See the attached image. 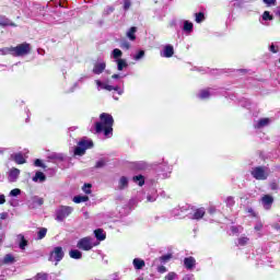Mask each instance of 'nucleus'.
Masks as SVG:
<instances>
[{
    "instance_id": "1",
    "label": "nucleus",
    "mask_w": 280,
    "mask_h": 280,
    "mask_svg": "<svg viewBox=\"0 0 280 280\" xmlns=\"http://www.w3.org/2000/svg\"><path fill=\"white\" fill-rule=\"evenodd\" d=\"M101 121L95 124V132L97 135L104 132L105 137H113V124L115 120L110 114L103 113L100 115Z\"/></svg>"
},
{
    "instance_id": "2",
    "label": "nucleus",
    "mask_w": 280,
    "mask_h": 280,
    "mask_svg": "<svg viewBox=\"0 0 280 280\" xmlns=\"http://www.w3.org/2000/svg\"><path fill=\"white\" fill-rule=\"evenodd\" d=\"M170 259H172V254H166L159 258H155L153 260V268H155L160 275H165V272H167V267L165 266V264H167Z\"/></svg>"
},
{
    "instance_id": "3",
    "label": "nucleus",
    "mask_w": 280,
    "mask_h": 280,
    "mask_svg": "<svg viewBox=\"0 0 280 280\" xmlns=\"http://www.w3.org/2000/svg\"><path fill=\"white\" fill-rule=\"evenodd\" d=\"M97 91H117L118 95H124V90L119 89V85H114L110 79L105 81L96 80Z\"/></svg>"
},
{
    "instance_id": "4",
    "label": "nucleus",
    "mask_w": 280,
    "mask_h": 280,
    "mask_svg": "<svg viewBox=\"0 0 280 280\" xmlns=\"http://www.w3.org/2000/svg\"><path fill=\"white\" fill-rule=\"evenodd\" d=\"M91 148H93V140L82 139L74 149V156H84L86 150H91Z\"/></svg>"
},
{
    "instance_id": "5",
    "label": "nucleus",
    "mask_w": 280,
    "mask_h": 280,
    "mask_svg": "<svg viewBox=\"0 0 280 280\" xmlns=\"http://www.w3.org/2000/svg\"><path fill=\"white\" fill-rule=\"evenodd\" d=\"M73 213V207L70 206H60L56 211H55V219L57 222H65L69 215Z\"/></svg>"
},
{
    "instance_id": "6",
    "label": "nucleus",
    "mask_w": 280,
    "mask_h": 280,
    "mask_svg": "<svg viewBox=\"0 0 280 280\" xmlns=\"http://www.w3.org/2000/svg\"><path fill=\"white\" fill-rule=\"evenodd\" d=\"M100 243H95L93 237L91 236H85L81 240H79L77 244V248L80 250H92L94 246H97Z\"/></svg>"
},
{
    "instance_id": "7",
    "label": "nucleus",
    "mask_w": 280,
    "mask_h": 280,
    "mask_svg": "<svg viewBox=\"0 0 280 280\" xmlns=\"http://www.w3.org/2000/svg\"><path fill=\"white\" fill-rule=\"evenodd\" d=\"M65 259V250L61 246L54 247V249L50 252L48 261H55V266H58L60 261Z\"/></svg>"
},
{
    "instance_id": "8",
    "label": "nucleus",
    "mask_w": 280,
    "mask_h": 280,
    "mask_svg": "<svg viewBox=\"0 0 280 280\" xmlns=\"http://www.w3.org/2000/svg\"><path fill=\"white\" fill-rule=\"evenodd\" d=\"M31 51H32V46L27 43H22L13 47V57L21 58L23 56H27V54H30Z\"/></svg>"
},
{
    "instance_id": "9",
    "label": "nucleus",
    "mask_w": 280,
    "mask_h": 280,
    "mask_svg": "<svg viewBox=\"0 0 280 280\" xmlns=\"http://www.w3.org/2000/svg\"><path fill=\"white\" fill-rule=\"evenodd\" d=\"M250 174L256 180H266L268 178V171L264 166L254 167Z\"/></svg>"
},
{
    "instance_id": "10",
    "label": "nucleus",
    "mask_w": 280,
    "mask_h": 280,
    "mask_svg": "<svg viewBox=\"0 0 280 280\" xmlns=\"http://www.w3.org/2000/svg\"><path fill=\"white\" fill-rule=\"evenodd\" d=\"M43 205H45V200L38 196H33L27 201L28 209H38V207H43Z\"/></svg>"
},
{
    "instance_id": "11",
    "label": "nucleus",
    "mask_w": 280,
    "mask_h": 280,
    "mask_svg": "<svg viewBox=\"0 0 280 280\" xmlns=\"http://www.w3.org/2000/svg\"><path fill=\"white\" fill-rule=\"evenodd\" d=\"M19 176H21V170L12 167L8 173L9 183H16V180H19Z\"/></svg>"
},
{
    "instance_id": "12",
    "label": "nucleus",
    "mask_w": 280,
    "mask_h": 280,
    "mask_svg": "<svg viewBox=\"0 0 280 280\" xmlns=\"http://www.w3.org/2000/svg\"><path fill=\"white\" fill-rule=\"evenodd\" d=\"M11 161H14L18 165H25L27 163V160H25L21 152L11 154Z\"/></svg>"
},
{
    "instance_id": "13",
    "label": "nucleus",
    "mask_w": 280,
    "mask_h": 280,
    "mask_svg": "<svg viewBox=\"0 0 280 280\" xmlns=\"http://www.w3.org/2000/svg\"><path fill=\"white\" fill-rule=\"evenodd\" d=\"M106 70V61H98L94 65L93 73L96 75H102L104 71Z\"/></svg>"
},
{
    "instance_id": "14",
    "label": "nucleus",
    "mask_w": 280,
    "mask_h": 280,
    "mask_svg": "<svg viewBox=\"0 0 280 280\" xmlns=\"http://www.w3.org/2000/svg\"><path fill=\"white\" fill-rule=\"evenodd\" d=\"M160 56L162 58H172V56H174V46L170 44L164 46V49L160 52Z\"/></svg>"
},
{
    "instance_id": "15",
    "label": "nucleus",
    "mask_w": 280,
    "mask_h": 280,
    "mask_svg": "<svg viewBox=\"0 0 280 280\" xmlns=\"http://www.w3.org/2000/svg\"><path fill=\"white\" fill-rule=\"evenodd\" d=\"M272 202H275V199L270 195H265L261 198V203L264 209H267V210L270 209V207H272Z\"/></svg>"
},
{
    "instance_id": "16",
    "label": "nucleus",
    "mask_w": 280,
    "mask_h": 280,
    "mask_svg": "<svg viewBox=\"0 0 280 280\" xmlns=\"http://www.w3.org/2000/svg\"><path fill=\"white\" fill-rule=\"evenodd\" d=\"M211 95H213V89L201 90L197 94L199 100H209V97H211Z\"/></svg>"
},
{
    "instance_id": "17",
    "label": "nucleus",
    "mask_w": 280,
    "mask_h": 280,
    "mask_svg": "<svg viewBox=\"0 0 280 280\" xmlns=\"http://www.w3.org/2000/svg\"><path fill=\"white\" fill-rule=\"evenodd\" d=\"M184 266L187 270H194V268H196V258H194V257L185 258Z\"/></svg>"
},
{
    "instance_id": "18",
    "label": "nucleus",
    "mask_w": 280,
    "mask_h": 280,
    "mask_svg": "<svg viewBox=\"0 0 280 280\" xmlns=\"http://www.w3.org/2000/svg\"><path fill=\"white\" fill-rule=\"evenodd\" d=\"M128 177L126 176H121L118 180V186L117 189H119V191H124V189H128Z\"/></svg>"
},
{
    "instance_id": "19",
    "label": "nucleus",
    "mask_w": 280,
    "mask_h": 280,
    "mask_svg": "<svg viewBox=\"0 0 280 280\" xmlns=\"http://www.w3.org/2000/svg\"><path fill=\"white\" fill-rule=\"evenodd\" d=\"M183 25V32H185V34H191V32H194V23L184 20Z\"/></svg>"
},
{
    "instance_id": "20",
    "label": "nucleus",
    "mask_w": 280,
    "mask_h": 280,
    "mask_svg": "<svg viewBox=\"0 0 280 280\" xmlns=\"http://www.w3.org/2000/svg\"><path fill=\"white\" fill-rule=\"evenodd\" d=\"M270 124V118H261L259 119L255 125L254 128L256 129H261V128H266V126H268Z\"/></svg>"
},
{
    "instance_id": "21",
    "label": "nucleus",
    "mask_w": 280,
    "mask_h": 280,
    "mask_svg": "<svg viewBox=\"0 0 280 280\" xmlns=\"http://www.w3.org/2000/svg\"><path fill=\"white\" fill-rule=\"evenodd\" d=\"M132 264L136 270H143L145 268V260L141 258H135Z\"/></svg>"
},
{
    "instance_id": "22",
    "label": "nucleus",
    "mask_w": 280,
    "mask_h": 280,
    "mask_svg": "<svg viewBox=\"0 0 280 280\" xmlns=\"http://www.w3.org/2000/svg\"><path fill=\"white\" fill-rule=\"evenodd\" d=\"M45 180H47L45 173H43L40 171L35 173V176L33 177L34 183H45Z\"/></svg>"
},
{
    "instance_id": "23",
    "label": "nucleus",
    "mask_w": 280,
    "mask_h": 280,
    "mask_svg": "<svg viewBox=\"0 0 280 280\" xmlns=\"http://www.w3.org/2000/svg\"><path fill=\"white\" fill-rule=\"evenodd\" d=\"M94 236L98 242H104V240H106V232H104L102 229H96L94 231Z\"/></svg>"
},
{
    "instance_id": "24",
    "label": "nucleus",
    "mask_w": 280,
    "mask_h": 280,
    "mask_svg": "<svg viewBox=\"0 0 280 280\" xmlns=\"http://www.w3.org/2000/svg\"><path fill=\"white\" fill-rule=\"evenodd\" d=\"M137 26H132L127 31V38H129V40H137Z\"/></svg>"
},
{
    "instance_id": "25",
    "label": "nucleus",
    "mask_w": 280,
    "mask_h": 280,
    "mask_svg": "<svg viewBox=\"0 0 280 280\" xmlns=\"http://www.w3.org/2000/svg\"><path fill=\"white\" fill-rule=\"evenodd\" d=\"M0 56H13L14 57V47H4L0 49Z\"/></svg>"
},
{
    "instance_id": "26",
    "label": "nucleus",
    "mask_w": 280,
    "mask_h": 280,
    "mask_svg": "<svg viewBox=\"0 0 280 280\" xmlns=\"http://www.w3.org/2000/svg\"><path fill=\"white\" fill-rule=\"evenodd\" d=\"M205 218V208H199L192 214V220H202Z\"/></svg>"
},
{
    "instance_id": "27",
    "label": "nucleus",
    "mask_w": 280,
    "mask_h": 280,
    "mask_svg": "<svg viewBox=\"0 0 280 280\" xmlns=\"http://www.w3.org/2000/svg\"><path fill=\"white\" fill-rule=\"evenodd\" d=\"M132 180L133 183L139 185V187H143V185H145V178L143 177V175H136L133 176Z\"/></svg>"
},
{
    "instance_id": "28",
    "label": "nucleus",
    "mask_w": 280,
    "mask_h": 280,
    "mask_svg": "<svg viewBox=\"0 0 280 280\" xmlns=\"http://www.w3.org/2000/svg\"><path fill=\"white\" fill-rule=\"evenodd\" d=\"M18 240H20L19 247L21 250H25V247L27 246V240H25V236L23 234H19Z\"/></svg>"
},
{
    "instance_id": "29",
    "label": "nucleus",
    "mask_w": 280,
    "mask_h": 280,
    "mask_svg": "<svg viewBox=\"0 0 280 280\" xmlns=\"http://www.w3.org/2000/svg\"><path fill=\"white\" fill-rule=\"evenodd\" d=\"M116 62L118 71H124V69L128 68V62H126V59H117Z\"/></svg>"
},
{
    "instance_id": "30",
    "label": "nucleus",
    "mask_w": 280,
    "mask_h": 280,
    "mask_svg": "<svg viewBox=\"0 0 280 280\" xmlns=\"http://www.w3.org/2000/svg\"><path fill=\"white\" fill-rule=\"evenodd\" d=\"M69 255H70L71 259H82V252H80L78 249L70 250Z\"/></svg>"
},
{
    "instance_id": "31",
    "label": "nucleus",
    "mask_w": 280,
    "mask_h": 280,
    "mask_svg": "<svg viewBox=\"0 0 280 280\" xmlns=\"http://www.w3.org/2000/svg\"><path fill=\"white\" fill-rule=\"evenodd\" d=\"M50 159H52V161H55V163H60V162L65 161V155L62 153H54L50 155Z\"/></svg>"
},
{
    "instance_id": "32",
    "label": "nucleus",
    "mask_w": 280,
    "mask_h": 280,
    "mask_svg": "<svg viewBox=\"0 0 280 280\" xmlns=\"http://www.w3.org/2000/svg\"><path fill=\"white\" fill-rule=\"evenodd\" d=\"M1 264H14V256H12V254H7L4 258L1 260Z\"/></svg>"
},
{
    "instance_id": "33",
    "label": "nucleus",
    "mask_w": 280,
    "mask_h": 280,
    "mask_svg": "<svg viewBox=\"0 0 280 280\" xmlns=\"http://www.w3.org/2000/svg\"><path fill=\"white\" fill-rule=\"evenodd\" d=\"M89 200V196H74L73 197V202H75V205H80V202H88Z\"/></svg>"
},
{
    "instance_id": "34",
    "label": "nucleus",
    "mask_w": 280,
    "mask_h": 280,
    "mask_svg": "<svg viewBox=\"0 0 280 280\" xmlns=\"http://www.w3.org/2000/svg\"><path fill=\"white\" fill-rule=\"evenodd\" d=\"M106 163H108V160L102 158L100 159L96 164H95V168L96 170H102V167H106Z\"/></svg>"
},
{
    "instance_id": "35",
    "label": "nucleus",
    "mask_w": 280,
    "mask_h": 280,
    "mask_svg": "<svg viewBox=\"0 0 280 280\" xmlns=\"http://www.w3.org/2000/svg\"><path fill=\"white\" fill-rule=\"evenodd\" d=\"M112 56L115 60H119L121 59V56H124V52H121V50L119 48H115L113 51H112Z\"/></svg>"
},
{
    "instance_id": "36",
    "label": "nucleus",
    "mask_w": 280,
    "mask_h": 280,
    "mask_svg": "<svg viewBox=\"0 0 280 280\" xmlns=\"http://www.w3.org/2000/svg\"><path fill=\"white\" fill-rule=\"evenodd\" d=\"M143 58H145V50H139L138 54L133 56V60H136V62L143 60Z\"/></svg>"
},
{
    "instance_id": "37",
    "label": "nucleus",
    "mask_w": 280,
    "mask_h": 280,
    "mask_svg": "<svg viewBox=\"0 0 280 280\" xmlns=\"http://www.w3.org/2000/svg\"><path fill=\"white\" fill-rule=\"evenodd\" d=\"M46 235H47V229L46 228H42L37 232V240H45Z\"/></svg>"
},
{
    "instance_id": "38",
    "label": "nucleus",
    "mask_w": 280,
    "mask_h": 280,
    "mask_svg": "<svg viewBox=\"0 0 280 280\" xmlns=\"http://www.w3.org/2000/svg\"><path fill=\"white\" fill-rule=\"evenodd\" d=\"M164 280H178V275L174 271H171L164 277Z\"/></svg>"
},
{
    "instance_id": "39",
    "label": "nucleus",
    "mask_w": 280,
    "mask_h": 280,
    "mask_svg": "<svg viewBox=\"0 0 280 280\" xmlns=\"http://www.w3.org/2000/svg\"><path fill=\"white\" fill-rule=\"evenodd\" d=\"M244 3H246V0H233L232 1L233 8H244Z\"/></svg>"
},
{
    "instance_id": "40",
    "label": "nucleus",
    "mask_w": 280,
    "mask_h": 280,
    "mask_svg": "<svg viewBox=\"0 0 280 280\" xmlns=\"http://www.w3.org/2000/svg\"><path fill=\"white\" fill-rule=\"evenodd\" d=\"M248 242H250V238H248L247 236H241L238 238V246H246Z\"/></svg>"
},
{
    "instance_id": "41",
    "label": "nucleus",
    "mask_w": 280,
    "mask_h": 280,
    "mask_svg": "<svg viewBox=\"0 0 280 280\" xmlns=\"http://www.w3.org/2000/svg\"><path fill=\"white\" fill-rule=\"evenodd\" d=\"M49 278V273L39 272L35 276L36 280H47Z\"/></svg>"
},
{
    "instance_id": "42",
    "label": "nucleus",
    "mask_w": 280,
    "mask_h": 280,
    "mask_svg": "<svg viewBox=\"0 0 280 280\" xmlns=\"http://www.w3.org/2000/svg\"><path fill=\"white\" fill-rule=\"evenodd\" d=\"M195 16H196L195 19L196 23H202V21H205V13L202 12L196 13Z\"/></svg>"
},
{
    "instance_id": "43",
    "label": "nucleus",
    "mask_w": 280,
    "mask_h": 280,
    "mask_svg": "<svg viewBox=\"0 0 280 280\" xmlns=\"http://www.w3.org/2000/svg\"><path fill=\"white\" fill-rule=\"evenodd\" d=\"M226 207H234L235 206V199L233 197H228L225 199Z\"/></svg>"
},
{
    "instance_id": "44",
    "label": "nucleus",
    "mask_w": 280,
    "mask_h": 280,
    "mask_svg": "<svg viewBox=\"0 0 280 280\" xmlns=\"http://www.w3.org/2000/svg\"><path fill=\"white\" fill-rule=\"evenodd\" d=\"M9 196L16 198V196H21V189L14 188L10 191Z\"/></svg>"
},
{
    "instance_id": "45",
    "label": "nucleus",
    "mask_w": 280,
    "mask_h": 280,
    "mask_svg": "<svg viewBox=\"0 0 280 280\" xmlns=\"http://www.w3.org/2000/svg\"><path fill=\"white\" fill-rule=\"evenodd\" d=\"M272 14H270L268 11L262 13V21H272Z\"/></svg>"
},
{
    "instance_id": "46",
    "label": "nucleus",
    "mask_w": 280,
    "mask_h": 280,
    "mask_svg": "<svg viewBox=\"0 0 280 280\" xmlns=\"http://www.w3.org/2000/svg\"><path fill=\"white\" fill-rule=\"evenodd\" d=\"M113 12H115V8H113V7H107V8L104 9L103 14H104L105 16H108V14H113Z\"/></svg>"
},
{
    "instance_id": "47",
    "label": "nucleus",
    "mask_w": 280,
    "mask_h": 280,
    "mask_svg": "<svg viewBox=\"0 0 280 280\" xmlns=\"http://www.w3.org/2000/svg\"><path fill=\"white\" fill-rule=\"evenodd\" d=\"M120 47H121V49H126V50L130 49V42H128V40H122V42L120 43Z\"/></svg>"
},
{
    "instance_id": "48",
    "label": "nucleus",
    "mask_w": 280,
    "mask_h": 280,
    "mask_svg": "<svg viewBox=\"0 0 280 280\" xmlns=\"http://www.w3.org/2000/svg\"><path fill=\"white\" fill-rule=\"evenodd\" d=\"M269 51H271V54H279V47L276 46L275 44H271L269 46Z\"/></svg>"
},
{
    "instance_id": "49",
    "label": "nucleus",
    "mask_w": 280,
    "mask_h": 280,
    "mask_svg": "<svg viewBox=\"0 0 280 280\" xmlns=\"http://www.w3.org/2000/svg\"><path fill=\"white\" fill-rule=\"evenodd\" d=\"M10 24V20H8L5 16H0V25H9Z\"/></svg>"
},
{
    "instance_id": "50",
    "label": "nucleus",
    "mask_w": 280,
    "mask_h": 280,
    "mask_svg": "<svg viewBox=\"0 0 280 280\" xmlns=\"http://www.w3.org/2000/svg\"><path fill=\"white\" fill-rule=\"evenodd\" d=\"M130 5H132V2L130 0L124 1V10L127 12V10H130Z\"/></svg>"
},
{
    "instance_id": "51",
    "label": "nucleus",
    "mask_w": 280,
    "mask_h": 280,
    "mask_svg": "<svg viewBox=\"0 0 280 280\" xmlns=\"http://www.w3.org/2000/svg\"><path fill=\"white\" fill-rule=\"evenodd\" d=\"M82 190L84 194H91V184H84Z\"/></svg>"
},
{
    "instance_id": "52",
    "label": "nucleus",
    "mask_w": 280,
    "mask_h": 280,
    "mask_svg": "<svg viewBox=\"0 0 280 280\" xmlns=\"http://www.w3.org/2000/svg\"><path fill=\"white\" fill-rule=\"evenodd\" d=\"M147 200H148V202H155L156 201V195H149L148 197H147Z\"/></svg>"
},
{
    "instance_id": "53",
    "label": "nucleus",
    "mask_w": 280,
    "mask_h": 280,
    "mask_svg": "<svg viewBox=\"0 0 280 280\" xmlns=\"http://www.w3.org/2000/svg\"><path fill=\"white\" fill-rule=\"evenodd\" d=\"M264 3H266V5H277V0H264Z\"/></svg>"
},
{
    "instance_id": "54",
    "label": "nucleus",
    "mask_w": 280,
    "mask_h": 280,
    "mask_svg": "<svg viewBox=\"0 0 280 280\" xmlns=\"http://www.w3.org/2000/svg\"><path fill=\"white\" fill-rule=\"evenodd\" d=\"M34 165H35V167H44L43 166V161L39 160V159L35 160Z\"/></svg>"
},
{
    "instance_id": "55",
    "label": "nucleus",
    "mask_w": 280,
    "mask_h": 280,
    "mask_svg": "<svg viewBox=\"0 0 280 280\" xmlns=\"http://www.w3.org/2000/svg\"><path fill=\"white\" fill-rule=\"evenodd\" d=\"M247 213H249L253 218H257V213H255L253 208H247Z\"/></svg>"
},
{
    "instance_id": "56",
    "label": "nucleus",
    "mask_w": 280,
    "mask_h": 280,
    "mask_svg": "<svg viewBox=\"0 0 280 280\" xmlns=\"http://www.w3.org/2000/svg\"><path fill=\"white\" fill-rule=\"evenodd\" d=\"M264 229V224L261 222L256 223L255 231H261Z\"/></svg>"
},
{
    "instance_id": "57",
    "label": "nucleus",
    "mask_w": 280,
    "mask_h": 280,
    "mask_svg": "<svg viewBox=\"0 0 280 280\" xmlns=\"http://www.w3.org/2000/svg\"><path fill=\"white\" fill-rule=\"evenodd\" d=\"M0 205H5V195H0Z\"/></svg>"
},
{
    "instance_id": "58",
    "label": "nucleus",
    "mask_w": 280,
    "mask_h": 280,
    "mask_svg": "<svg viewBox=\"0 0 280 280\" xmlns=\"http://www.w3.org/2000/svg\"><path fill=\"white\" fill-rule=\"evenodd\" d=\"M270 187H271L272 190L279 189V185H277V183H272V184L270 185Z\"/></svg>"
},
{
    "instance_id": "59",
    "label": "nucleus",
    "mask_w": 280,
    "mask_h": 280,
    "mask_svg": "<svg viewBox=\"0 0 280 280\" xmlns=\"http://www.w3.org/2000/svg\"><path fill=\"white\" fill-rule=\"evenodd\" d=\"M231 231H232V233H240V228H237V226H232V228H231Z\"/></svg>"
},
{
    "instance_id": "60",
    "label": "nucleus",
    "mask_w": 280,
    "mask_h": 280,
    "mask_svg": "<svg viewBox=\"0 0 280 280\" xmlns=\"http://www.w3.org/2000/svg\"><path fill=\"white\" fill-rule=\"evenodd\" d=\"M121 75L119 74H113L112 80H120Z\"/></svg>"
},
{
    "instance_id": "61",
    "label": "nucleus",
    "mask_w": 280,
    "mask_h": 280,
    "mask_svg": "<svg viewBox=\"0 0 280 280\" xmlns=\"http://www.w3.org/2000/svg\"><path fill=\"white\" fill-rule=\"evenodd\" d=\"M0 218H1V220H5V219L8 218V213L2 212V213L0 214Z\"/></svg>"
},
{
    "instance_id": "62",
    "label": "nucleus",
    "mask_w": 280,
    "mask_h": 280,
    "mask_svg": "<svg viewBox=\"0 0 280 280\" xmlns=\"http://www.w3.org/2000/svg\"><path fill=\"white\" fill-rule=\"evenodd\" d=\"M161 167H162V171H163V172H165V170H168L167 164H162Z\"/></svg>"
},
{
    "instance_id": "63",
    "label": "nucleus",
    "mask_w": 280,
    "mask_h": 280,
    "mask_svg": "<svg viewBox=\"0 0 280 280\" xmlns=\"http://www.w3.org/2000/svg\"><path fill=\"white\" fill-rule=\"evenodd\" d=\"M209 213H215V209L214 208H210L209 209Z\"/></svg>"
},
{
    "instance_id": "64",
    "label": "nucleus",
    "mask_w": 280,
    "mask_h": 280,
    "mask_svg": "<svg viewBox=\"0 0 280 280\" xmlns=\"http://www.w3.org/2000/svg\"><path fill=\"white\" fill-rule=\"evenodd\" d=\"M5 152V149L0 148V154H3Z\"/></svg>"
}]
</instances>
